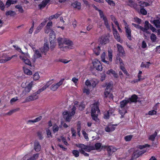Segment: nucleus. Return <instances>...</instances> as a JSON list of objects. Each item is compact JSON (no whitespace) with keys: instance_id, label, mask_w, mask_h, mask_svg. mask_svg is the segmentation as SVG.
<instances>
[{"instance_id":"1","label":"nucleus","mask_w":160,"mask_h":160,"mask_svg":"<svg viewBox=\"0 0 160 160\" xmlns=\"http://www.w3.org/2000/svg\"><path fill=\"white\" fill-rule=\"evenodd\" d=\"M102 144L100 143H98L95 144L94 146L91 145H85L83 144H80L77 145V146L79 148L80 152L85 156H88V154L85 152H90L92 150H96L100 151Z\"/></svg>"},{"instance_id":"2","label":"nucleus","mask_w":160,"mask_h":160,"mask_svg":"<svg viewBox=\"0 0 160 160\" xmlns=\"http://www.w3.org/2000/svg\"><path fill=\"white\" fill-rule=\"evenodd\" d=\"M58 45L60 49L63 51L73 48V44L72 41L65 38H59L57 39Z\"/></svg>"},{"instance_id":"3","label":"nucleus","mask_w":160,"mask_h":160,"mask_svg":"<svg viewBox=\"0 0 160 160\" xmlns=\"http://www.w3.org/2000/svg\"><path fill=\"white\" fill-rule=\"evenodd\" d=\"M75 106H73L71 109V111L69 112L67 111L64 112H63V115L64 118L67 121L69 122L71 119L72 117L75 113L76 110V107H78L79 105V109L80 110H82L85 108V105L82 103H80L78 105V102L76 101L74 102Z\"/></svg>"},{"instance_id":"4","label":"nucleus","mask_w":160,"mask_h":160,"mask_svg":"<svg viewBox=\"0 0 160 160\" xmlns=\"http://www.w3.org/2000/svg\"><path fill=\"white\" fill-rule=\"evenodd\" d=\"M34 86V82L32 81L30 82H23L21 84V87L23 88L22 92L20 94V96L23 97L28 94L32 90Z\"/></svg>"},{"instance_id":"5","label":"nucleus","mask_w":160,"mask_h":160,"mask_svg":"<svg viewBox=\"0 0 160 160\" xmlns=\"http://www.w3.org/2000/svg\"><path fill=\"white\" fill-rule=\"evenodd\" d=\"M101 61L106 65H110L112 61V51L111 50L108 51V57H106V54L103 52L101 55Z\"/></svg>"},{"instance_id":"6","label":"nucleus","mask_w":160,"mask_h":160,"mask_svg":"<svg viewBox=\"0 0 160 160\" xmlns=\"http://www.w3.org/2000/svg\"><path fill=\"white\" fill-rule=\"evenodd\" d=\"M91 107V115L92 119L96 121H97L98 120V116L100 113L98 103L96 102L92 105Z\"/></svg>"},{"instance_id":"7","label":"nucleus","mask_w":160,"mask_h":160,"mask_svg":"<svg viewBox=\"0 0 160 160\" xmlns=\"http://www.w3.org/2000/svg\"><path fill=\"white\" fill-rule=\"evenodd\" d=\"M149 146H150L148 144H145L144 145H139L138 146V148L140 150H135L133 154V157L134 158H136L138 157L140 155L144 154L146 152V150H142L146 147H148Z\"/></svg>"},{"instance_id":"8","label":"nucleus","mask_w":160,"mask_h":160,"mask_svg":"<svg viewBox=\"0 0 160 160\" xmlns=\"http://www.w3.org/2000/svg\"><path fill=\"white\" fill-rule=\"evenodd\" d=\"M130 99L126 98L121 102L120 106L121 109L119 110V112L121 115V118H123L124 114L127 113L126 110L123 108L127 103H130Z\"/></svg>"},{"instance_id":"9","label":"nucleus","mask_w":160,"mask_h":160,"mask_svg":"<svg viewBox=\"0 0 160 160\" xmlns=\"http://www.w3.org/2000/svg\"><path fill=\"white\" fill-rule=\"evenodd\" d=\"M19 57L21 60L25 64L29 66L31 65V62L29 59L30 56L28 53L22 52Z\"/></svg>"},{"instance_id":"10","label":"nucleus","mask_w":160,"mask_h":160,"mask_svg":"<svg viewBox=\"0 0 160 160\" xmlns=\"http://www.w3.org/2000/svg\"><path fill=\"white\" fill-rule=\"evenodd\" d=\"M40 92L38 90L37 92L27 97L23 102H29L37 99L38 97V94H39Z\"/></svg>"},{"instance_id":"11","label":"nucleus","mask_w":160,"mask_h":160,"mask_svg":"<svg viewBox=\"0 0 160 160\" xmlns=\"http://www.w3.org/2000/svg\"><path fill=\"white\" fill-rule=\"evenodd\" d=\"M98 80L96 79H93L90 80L87 79L85 82V85L86 86H91L93 88L98 84Z\"/></svg>"},{"instance_id":"12","label":"nucleus","mask_w":160,"mask_h":160,"mask_svg":"<svg viewBox=\"0 0 160 160\" xmlns=\"http://www.w3.org/2000/svg\"><path fill=\"white\" fill-rule=\"evenodd\" d=\"M93 65L95 68L96 70L101 71L102 69V65L98 59H96L92 61Z\"/></svg>"},{"instance_id":"13","label":"nucleus","mask_w":160,"mask_h":160,"mask_svg":"<svg viewBox=\"0 0 160 160\" xmlns=\"http://www.w3.org/2000/svg\"><path fill=\"white\" fill-rule=\"evenodd\" d=\"M64 80L65 79L62 78L59 80L58 82L55 84H52L51 87V90L53 91L56 90L63 84Z\"/></svg>"},{"instance_id":"14","label":"nucleus","mask_w":160,"mask_h":160,"mask_svg":"<svg viewBox=\"0 0 160 160\" xmlns=\"http://www.w3.org/2000/svg\"><path fill=\"white\" fill-rule=\"evenodd\" d=\"M109 38V35H102L99 39L100 43L102 45H104L108 42Z\"/></svg>"},{"instance_id":"15","label":"nucleus","mask_w":160,"mask_h":160,"mask_svg":"<svg viewBox=\"0 0 160 160\" xmlns=\"http://www.w3.org/2000/svg\"><path fill=\"white\" fill-rule=\"evenodd\" d=\"M151 24L149 23L148 21H146L145 22L144 27H141V30L149 34L150 32L148 30L150 28Z\"/></svg>"},{"instance_id":"16","label":"nucleus","mask_w":160,"mask_h":160,"mask_svg":"<svg viewBox=\"0 0 160 160\" xmlns=\"http://www.w3.org/2000/svg\"><path fill=\"white\" fill-rule=\"evenodd\" d=\"M98 11L101 18H102L103 20L104 21V23L105 25L109 29L110 27L109 25L108 21L107 18L105 16H104L101 10H99Z\"/></svg>"},{"instance_id":"17","label":"nucleus","mask_w":160,"mask_h":160,"mask_svg":"<svg viewBox=\"0 0 160 160\" xmlns=\"http://www.w3.org/2000/svg\"><path fill=\"white\" fill-rule=\"evenodd\" d=\"M117 62L118 63H119L120 64V67L122 71L123 72L127 75H128V73L126 71V69L123 66V64L122 62V60L119 58H117Z\"/></svg>"},{"instance_id":"18","label":"nucleus","mask_w":160,"mask_h":160,"mask_svg":"<svg viewBox=\"0 0 160 160\" xmlns=\"http://www.w3.org/2000/svg\"><path fill=\"white\" fill-rule=\"evenodd\" d=\"M34 53L32 57V59L35 61L37 59L42 57V55L37 50H34Z\"/></svg>"},{"instance_id":"19","label":"nucleus","mask_w":160,"mask_h":160,"mask_svg":"<svg viewBox=\"0 0 160 160\" xmlns=\"http://www.w3.org/2000/svg\"><path fill=\"white\" fill-rule=\"evenodd\" d=\"M112 26L113 27V34L115 39L118 42H122V40H121L120 36L118 33L117 30L114 29L113 27V24H112Z\"/></svg>"},{"instance_id":"20","label":"nucleus","mask_w":160,"mask_h":160,"mask_svg":"<svg viewBox=\"0 0 160 160\" xmlns=\"http://www.w3.org/2000/svg\"><path fill=\"white\" fill-rule=\"evenodd\" d=\"M117 124H109L107 125L105 128V131L107 132L113 131L115 129Z\"/></svg>"},{"instance_id":"21","label":"nucleus","mask_w":160,"mask_h":160,"mask_svg":"<svg viewBox=\"0 0 160 160\" xmlns=\"http://www.w3.org/2000/svg\"><path fill=\"white\" fill-rule=\"evenodd\" d=\"M125 29L126 33V35L127 37L128 38L129 40L131 39V30L129 27V26H125Z\"/></svg>"},{"instance_id":"22","label":"nucleus","mask_w":160,"mask_h":160,"mask_svg":"<svg viewBox=\"0 0 160 160\" xmlns=\"http://www.w3.org/2000/svg\"><path fill=\"white\" fill-rule=\"evenodd\" d=\"M117 46L118 51L120 53V55L124 56L125 55V53L122 46L118 44H117Z\"/></svg>"},{"instance_id":"23","label":"nucleus","mask_w":160,"mask_h":160,"mask_svg":"<svg viewBox=\"0 0 160 160\" xmlns=\"http://www.w3.org/2000/svg\"><path fill=\"white\" fill-rule=\"evenodd\" d=\"M108 89L105 90L104 93V97L108 98L110 100H112L113 99V96L110 92L108 91Z\"/></svg>"},{"instance_id":"24","label":"nucleus","mask_w":160,"mask_h":160,"mask_svg":"<svg viewBox=\"0 0 160 160\" xmlns=\"http://www.w3.org/2000/svg\"><path fill=\"white\" fill-rule=\"evenodd\" d=\"M34 149L37 152H38L41 150V146L39 142L38 141H35L34 143Z\"/></svg>"},{"instance_id":"25","label":"nucleus","mask_w":160,"mask_h":160,"mask_svg":"<svg viewBox=\"0 0 160 160\" xmlns=\"http://www.w3.org/2000/svg\"><path fill=\"white\" fill-rule=\"evenodd\" d=\"M53 82L52 80L48 81L47 83L43 86L42 88L40 89L39 90L40 92L43 91L48 88Z\"/></svg>"},{"instance_id":"26","label":"nucleus","mask_w":160,"mask_h":160,"mask_svg":"<svg viewBox=\"0 0 160 160\" xmlns=\"http://www.w3.org/2000/svg\"><path fill=\"white\" fill-rule=\"evenodd\" d=\"M90 86H87L85 85L82 89L83 93H85L87 95H89L91 92V90Z\"/></svg>"},{"instance_id":"27","label":"nucleus","mask_w":160,"mask_h":160,"mask_svg":"<svg viewBox=\"0 0 160 160\" xmlns=\"http://www.w3.org/2000/svg\"><path fill=\"white\" fill-rule=\"evenodd\" d=\"M114 110L112 108L110 109L108 111H106L104 113V118L105 119L108 118L109 116L113 112Z\"/></svg>"},{"instance_id":"28","label":"nucleus","mask_w":160,"mask_h":160,"mask_svg":"<svg viewBox=\"0 0 160 160\" xmlns=\"http://www.w3.org/2000/svg\"><path fill=\"white\" fill-rule=\"evenodd\" d=\"M72 6L74 8L78 10H80L81 8V3L75 1L73 2L72 4Z\"/></svg>"},{"instance_id":"29","label":"nucleus","mask_w":160,"mask_h":160,"mask_svg":"<svg viewBox=\"0 0 160 160\" xmlns=\"http://www.w3.org/2000/svg\"><path fill=\"white\" fill-rule=\"evenodd\" d=\"M52 22L51 21H50L47 23L45 27V33H48L51 30L50 27L52 26Z\"/></svg>"},{"instance_id":"30","label":"nucleus","mask_w":160,"mask_h":160,"mask_svg":"<svg viewBox=\"0 0 160 160\" xmlns=\"http://www.w3.org/2000/svg\"><path fill=\"white\" fill-rule=\"evenodd\" d=\"M49 44L48 42L44 43L43 48L42 50V52L44 53L47 52L49 50Z\"/></svg>"},{"instance_id":"31","label":"nucleus","mask_w":160,"mask_h":160,"mask_svg":"<svg viewBox=\"0 0 160 160\" xmlns=\"http://www.w3.org/2000/svg\"><path fill=\"white\" fill-rule=\"evenodd\" d=\"M17 55H12L10 57L7 56L6 54H2V58H5V61H6V62L10 60L12 58L14 57H17Z\"/></svg>"},{"instance_id":"32","label":"nucleus","mask_w":160,"mask_h":160,"mask_svg":"<svg viewBox=\"0 0 160 160\" xmlns=\"http://www.w3.org/2000/svg\"><path fill=\"white\" fill-rule=\"evenodd\" d=\"M117 149L112 146L108 147L107 148V151L109 154H112L113 152L116 151Z\"/></svg>"},{"instance_id":"33","label":"nucleus","mask_w":160,"mask_h":160,"mask_svg":"<svg viewBox=\"0 0 160 160\" xmlns=\"http://www.w3.org/2000/svg\"><path fill=\"white\" fill-rule=\"evenodd\" d=\"M49 40L50 43V48L52 50L56 45V42L55 40L54 39L51 40V39H50Z\"/></svg>"},{"instance_id":"34","label":"nucleus","mask_w":160,"mask_h":160,"mask_svg":"<svg viewBox=\"0 0 160 160\" xmlns=\"http://www.w3.org/2000/svg\"><path fill=\"white\" fill-rule=\"evenodd\" d=\"M45 130L47 134V137L48 138H52V134L50 128H46Z\"/></svg>"},{"instance_id":"35","label":"nucleus","mask_w":160,"mask_h":160,"mask_svg":"<svg viewBox=\"0 0 160 160\" xmlns=\"http://www.w3.org/2000/svg\"><path fill=\"white\" fill-rule=\"evenodd\" d=\"M100 49L99 46L98 44H96L95 48L93 49L94 52L98 55L100 53Z\"/></svg>"},{"instance_id":"36","label":"nucleus","mask_w":160,"mask_h":160,"mask_svg":"<svg viewBox=\"0 0 160 160\" xmlns=\"http://www.w3.org/2000/svg\"><path fill=\"white\" fill-rule=\"evenodd\" d=\"M106 73L110 75H112L115 78H117L118 77V75L112 69L106 72Z\"/></svg>"},{"instance_id":"37","label":"nucleus","mask_w":160,"mask_h":160,"mask_svg":"<svg viewBox=\"0 0 160 160\" xmlns=\"http://www.w3.org/2000/svg\"><path fill=\"white\" fill-rule=\"evenodd\" d=\"M48 3V2L46 0L43 1L41 4L39 5V8L41 9L43 8L46 6Z\"/></svg>"},{"instance_id":"38","label":"nucleus","mask_w":160,"mask_h":160,"mask_svg":"<svg viewBox=\"0 0 160 160\" xmlns=\"http://www.w3.org/2000/svg\"><path fill=\"white\" fill-rule=\"evenodd\" d=\"M23 71L24 73L27 75H30L32 74V71L26 67H23Z\"/></svg>"},{"instance_id":"39","label":"nucleus","mask_w":160,"mask_h":160,"mask_svg":"<svg viewBox=\"0 0 160 160\" xmlns=\"http://www.w3.org/2000/svg\"><path fill=\"white\" fill-rule=\"evenodd\" d=\"M59 126L56 124H54L52 127V129L53 133L57 132L59 130Z\"/></svg>"},{"instance_id":"40","label":"nucleus","mask_w":160,"mask_h":160,"mask_svg":"<svg viewBox=\"0 0 160 160\" xmlns=\"http://www.w3.org/2000/svg\"><path fill=\"white\" fill-rule=\"evenodd\" d=\"M48 18H46L44 19V21L41 23L39 25L38 27V29L41 30L42 28L45 26L47 21Z\"/></svg>"},{"instance_id":"41","label":"nucleus","mask_w":160,"mask_h":160,"mask_svg":"<svg viewBox=\"0 0 160 160\" xmlns=\"http://www.w3.org/2000/svg\"><path fill=\"white\" fill-rule=\"evenodd\" d=\"M130 99V103L132 102H136L137 100V96L136 95H133L132 96L131 98H128Z\"/></svg>"},{"instance_id":"42","label":"nucleus","mask_w":160,"mask_h":160,"mask_svg":"<svg viewBox=\"0 0 160 160\" xmlns=\"http://www.w3.org/2000/svg\"><path fill=\"white\" fill-rule=\"evenodd\" d=\"M151 63L149 62H142L141 64V67L142 68H148Z\"/></svg>"},{"instance_id":"43","label":"nucleus","mask_w":160,"mask_h":160,"mask_svg":"<svg viewBox=\"0 0 160 160\" xmlns=\"http://www.w3.org/2000/svg\"><path fill=\"white\" fill-rule=\"evenodd\" d=\"M60 14V13L58 12L54 15L50 16L48 18V19L51 20L54 18H57L59 17Z\"/></svg>"},{"instance_id":"44","label":"nucleus","mask_w":160,"mask_h":160,"mask_svg":"<svg viewBox=\"0 0 160 160\" xmlns=\"http://www.w3.org/2000/svg\"><path fill=\"white\" fill-rule=\"evenodd\" d=\"M15 14V12L12 10L7 11L6 12V16H13Z\"/></svg>"},{"instance_id":"45","label":"nucleus","mask_w":160,"mask_h":160,"mask_svg":"<svg viewBox=\"0 0 160 160\" xmlns=\"http://www.w3.org/2000/svg\"><path fill=\"white\" fill-rule=\"evenodd\" d=\"M153 23L156 27L160 28V19L154 20Z\"/></svg>"},{"instance_id":"46","label":"nucleus","mask_w":160,"mask_h":160,"mask_svg":"<svg viewBox=\"0 0 160 160\" xmlns=\"http://www.w3.org/2000/svg\"><path fill=\"white\" fill-rule=\"evenodd\" d=\"M50 38L51 40H55L56 38L55 33L54 31H51L50 33Z\"/></svg>"},{"instance_id":"47","label":"nucleus","mask_w":160,"mask_h":160,"mask_svg":"<svg viewBox=\"0 0 160 160\" xmlns=\"http://www.w3.org/2000/svg\"><path fill=\"white\" fill-rule=\"evenodd\" d=\"M18 100V97H15L14 98H12L10 101V104L12 105H13L15 102H17Z\"/></svg>"},{"instance_id":"48","label":"nucleus","mask_w":160,"mask_h":160,"mask_svg":"<svg viewBox=\"0 0 160 160\" xmlns=\"http://www.w3.org/2000/svg\"><path fill=\"white\" fill-rule=\"evenodd\" d=\"M33 79L35 81L38 80L40 78V76L38 72H36L33 75Z\"/></svg>"},{"instance_id":"49","label":"nucleus","mask_w":160,"mask_h":160,"mask_svg":"<svg viewBox=\"0 0 160 160\" xmlns=\"http://www.w3.org/2000/svg\"><path fill=\"white\" fill-rule=\"evenodd\" d=\"M150 39L152 42H155L156 41L157 37L155 34L152 33L150 35Z\"/></svg>"},{"instance_id":"50","label":"nucleus","mask_w":160,"mask_h":160,"mask_svg":"<svg viewBox=\"0 0 160 160\" xmlns=\"http://www.w3.org/2000/svg\"><path fill=\"white\" fill-rule=\"evenodd\" d=\"M133 137V135H128L125 136L124 138V139L126 141L129 142L131 140Z\"/></svg>"},{"instance_id":"51","label":"nucleus","mask_w":160,"mask_h":160,"mask_svg":"<svg viewBox=\"0 0 160 160\" xmlns=\"http://www.w3.org/2000/svg\"><path fill=\"white\" fill-rule=\"evenodd\" d=\"M157 112V111L155 110H151L149 111L148 113H145V115H153L156 114Z\"/></svg>"},{"instance_id":"52","label":"nucleus","mask_w":160,"mask_h":160,"mask_svg":"<svg viewBox=\"0 0 160 160\" xmlns=\"http://www.w3.org/2000/svg\"><path fill=\"white\" fill-rule=\"evenodd\" d=\"M38 157V153L35 154H34L32 157L29 158L27 160H35V159H37Z\"/></svg>"},{"instance_id":"53","label":"nucleus","mask_w":160,"mask_h":160,"mask_svg":"<svg viewBox=\"0 0 160 160\" xmlns=\"http://www.w3.org/2000/svg\"><path fill=\"white\" fill-rule=\"evenodd\" d=\"M157 135V132H155L153 134L149 136V139L152 141H153Z\"/></svg>"},{"instance_id":"54","label":"nucleus","mask_w":160,"mask_h":160,"mask_svg":"<svg viewBox=\"0 0 160 160\" xmlns=\"http://www.w3.org/2000/svg\"><path fill=\"white\" fill-rule=\"evenodd\" d=\"M15 8L18 9V11L22 13L23 12L24 10L21 6L19 5H16Z\"/></svg>"},{"instance_id":"55","label":"nucleus","mask_w":160,"mask_h":160,"mask_svg":"<svg viewBox=\"0 0 160 160\" xmlns=\"http://www.w3.org/2000/svg\"><path fill=\"white\" fill-rule=\"evenodd\" d=\"M112 87V83H110L107 84V86L105 90L108 89V91L109 92H111V88Z\"/></svg>"},{"instance_id":"56","label":"nucleus","mask_w":160,"mask_h":160,"mask_svg":"<svg viewBox=\"0 0 160 160\" xmlns=\"http://www.w3.org/2000/svg\"><path fill=\"white\" fill-rule=\"evenodd\" d=\"M71 131L72 134V137L75 138L76 135V133L75 130L74 128H71Z\"/></svg>"},{"instance_id":"57","label":"nucleus","mask_w":160,"mask_h":160,"mask_svg":"<svg viewBox=\"0 0 160 160\" xmlns=\"http://www.w3.org/2000/svg\"><path fill=\"white\" fill-rule=\"evenodd\" d=\"M142 73V72L141 71H139V72L138 73V79L139 81L142 80L144 79V78H141V75Z\"/></svg>"},{"instance_id":"58","label":"nucleus","mask_w":160,"mask_h":160,"mask_svg":"<svg viewBox=\"0 0 160 160\" xmlns=\"http://www.w3.org/2000/svg\"><path fill=\"white\" fill-rule=\"evenodd\" d=\"M72 153L73 155L76 157H77L79 156V152L78 151L76 150H74L72 151Z\"/></svg>"},{"instance_id":"59","label":"nucleus","mask_w":160,"mask_h":160,"mask_svg":"<svg viewBox=\"0 0 160 160\" xmlns=\"http://www.w3.org/2000/svg\"><path fill=\"white\" fill-rule=\"evenodd\" d=\"M82 135L83 136L84 138L85 139H86L87 140H88V135L86 133V132L84 130L82 131Z\"/></svg>"},{"instance_id":"60","label":"nucleus","mask_w":160,"mask_h":160,"mask_svg":"<svg viewBox=\"0 0 160 160\" xmlns=\"http://www.w3.org/2000/svg\"><path fill=\"white\" fill-rule=\"evenodd\" d=\"M106 1L108 3L112 6H114L115 4L113 1L110 0H106Z\"/></svg>"},{"instance_id":"61","label":"nucleus","mask_w":160,"mask_h":160,"mask_svg":"<svg viewBox=\"0 0 160 160\" xmlns=\"http://www.w3.org/2000/svg\"><path fill=\"white\" fill-rule=\"evenodd\" d=\"M14 47L16 50L17 51H18L19 52H21V53H22V52H23L22 51L21 48H19L18 46L15 45V46H14Z\"/></svg>"},{"instance_id":"62","label":"nucleus","mask_w":160,"mask_h":160,"mask_svg":"<svg viewBox=\"0 0 160 160\" xmlns=\"http://www.w3.org/2000/svg\"><path fill=\"white\" fill-rule=\"evenodd\" d=\"M0 8L2 10H4L5 6L3 2L0 1Z\"/></svg>"},{"instance_id":"63","label":"nucleus","mask_w":160,"mask_h":160,"mask_svg":"<svg viewBox=\"0 0 160 160\" xmlns=\"http://www.w3.org/2000/svg\"><path fill=\"white\" fill-rule=\"evenodd\" d=\"M134 21L138 23H140L141 22V20L138 18H134Z\"/></svg>"},{"instance_id":"64","label":"nucleus","mask_w":160,"mask_h":160,"mask_svg":"<svg viewBox=\"0 0 160 160\" xmlns=\"http://www.w3.org/2000/svg\"><path fill=\"white\" fill-rule=\"evenodd\" d=\"M140 12L142 14L144 15H146L147 13L146 11L143 8H141L140 9Z\"/></svg>"}]
</instances>
